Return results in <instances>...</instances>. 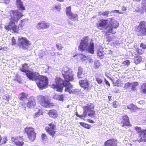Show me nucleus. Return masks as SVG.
<instances>
[{
	"instance_id": "obj_10",
	"label": "nucleus",
	"mask_w": 146,
	"mask_h": 146,
	"mask_svg": "<svg viewBox=\"0 0 146 146\" xmlns=\"http://www.w3.org/2000/svg\"><path fill=\"white\" fill-rule=\"evenodd\" d=\"M29 44V41L25 37H21L18 38V44L21 48L26 49Z\"/></svg>"
},
{
	"instance_id": "obj_5",
	"label": "nucleus",
	"mask_w": 146,
	"mask_h": 146,
	"mask_svg": "<svg viewBox=\"0 0 146 146\" xmlns=\"http://www.w3.org/2000/svg\"><path fill=\"white\" fill-rule=\"evenodd\" d=\"M69 82L64 80L60 78H56L55 79V84L51 85V87L55 89L56 91L61 92L64 87H65Z\"/></svg>"
},
{
	"instance_id": "obj_30",
	"label": "nucleus",
	"mask_w": 146,
	"mask_h": 146,
	"mask_svg": "<svg viewBox=\"0 0 146 146\" xmlns=\"http://www.w3.org/2000/svg\"><path fill=\"white\" fill-rule=\"evenodd\" d=\"M100 66V62L98 60H95L94 61V67L95 68H98Z\"/></svg>"
},
{
	"instance_id": "obj_55",
	"label": "nucleus",
	"mask_w": 146,
	"mask_h": 146,
	"mask_svg": "<svg viewBox=\"0 0 146 146\" xmlns=\"http://www.w3.org/2000/svg\"><path fill=\"white\" fill-rule=\"evenodd\" d=\"M88 122L91 123H94V121L92 120L89 119L88 120Z\"/></svg>"
},
{
	"instance_id": "obj_28",
	"label": "nucleus",
	"mask_w": 146,
	"mask_h": 146,
	"mask_svg": "<svg viewBox=\"0 0 146 146\" xmlns=\"http://www.w3.org/2000/svg\"><path fill=\"white\" fill-rule=\"evenodd\" d=\"M141 61V58L140 56L136 57L134 60V62L136 64H137L140 63Z\"/></svg>"
},
{
	"instance_id": "obj_6",
	"label": "nucleus",
	"mask_w": 146,
	"mask_h": 146,
	"mask_svg": "<svg viewBox=\"0 0 146 146\" xmlns=\"http://www.w3.org/2000/svg\"><path fill=\"white\" fill-rule=\"evenodd\" d=\"M134 30L138 36H146V22L141 21L134 28Z\"/></svg>"
},
{
	"instance_id": "obj_20",
	"label": "nucleus",
	"mask_w": 146,
	"mask_h": 146,
	"mask_svg": "<svg viewBox=\"0 0 146 146\" xmlns=\"http://www.w3.org/2000/svg\"><path fill=\"white\" fill-rule=\"evenodd\" d=\"M48 24L43 22H40L38 23L36 25V27L38 29L48 28L49 27Z\"/></svg>"
},
{
	"instance_id": "obj_27",
	"label": "nucleus",
	"mask_w": 146,
	"mask_h": 146,
	"mask_svg": "<svg viewBox=\"0 0 146 146\" xmlns=\"http://www.w3.org/2000/svg\"><path fill=\"white\" fill-rule=\"evenodd\" d=\"M141 89L142 93L146 94V83H144L142 85Z\"/></svg>"
},
{
	"instance_id": "obj_24",
	"label": "nucleus",
	"mask_w": 146,
	"mask_h": 146,
	"mask_svg": "<svg viewBox=\"0 0 146 146\" xmlns=\"http://www.w3.org/2000/svg\"><path fill=\"white\" fill-rule=\"evenodd\" d=\"M64 96L63 94L61 95H55L54 96L53 98L54 99L58 100L61 101H63L64 100Z\"/></svg>"
},
{
	"instance_id": "obj_34",
	"label": "nucleus",
	"mask_w": 146,
	"mask_h": 146,
	"mask_svg": "<svg viewBox=\"0 0 146 146\" xmlns=\"http://www.w3.org/2000/svg\"><path fill=\"white\" fill-rule=\"evenodd\" d=\"M110 12L109 11H107L103 12H100V14L103 16H108V15Z\"/></svg>"
},
{
	"instance_id": "obj_4",
	"label": "nucleus",
	"mask_w": 146,
	"mask_h": 146,
	"mask_svg": "<svg viewBox=\"0 0 146 146\" xmlns=\"http://www.w3.org/2000/svg\"><path fill=\"white\" fill-rule=\"evenodd\" d=\"M83 112L82 115H79L77 112L76 113V115L81 119H84L83 117H86L87 115L92 118L95 117L96 112L94 111V105L92 104L89 103L83 106Z\"/></svg>"
},
{
	"instance_id": "obj_32",
	"label": "nucleus",
	"mask_w": 146,
	"mask_h": 146,
	"mask_svg": "<svg viewBox=\"0 0 146 146\" xmlns=\"http://www.w3.org/2000/svg\"><path fill=\"white\" fill-rule=\"evenodd\" d=\"M113 84L114 86H120V80H117L115 82L113 81H112Z\"/></svg>"
},
{
	"instance_id": "obj_26",
	"label": "nucleus",
	"mask_w": 146,
	"mask_h": 146,
	"mask_svg": "<svg viewBox=\"0 0 146 146\" xmlns=\"http://www.w3.org/2000/svg\"><path fill=\"white\" fill-rule=\"evenodd\" d=\"M19 99L22 101H24V100L27 99V95L25 93H21L19 96Z\"/></svg>"
},
{
	"instance_id": "obj_60",
	"label": "nucleus",
	"mask_w": 146,
	"mask_h": 146,
	"mask_svg": "<svg viewBox=\"0 0 146 146\" xmlns=\"http://www.w3.org/2000/svg\"><path fill=\"white\" fill-rule=\"evenodd\" d=\"M55 9H59V7L57 6V5H55Z\"/></svg>"
},
{
	"instance_id": "obj_19",
	"label": "nucleus",
	"mask_w": 146,
	"mask_h": 146,
	"mask_svg": "<svg viewBox=\"0 0 146 146\" xmlns=\"http://www.w3.org/2000/svg\"><path fill=\"white\" fill-rule=\"evenodd\" d=\"M77 74V77L79 78H82L85 77V72L83 71V69L80 66H79L78 68Z\"/></svg>"
},
{
	"instance_id": "obj_38",
	"label": "nucleus",
	"mask_w": 146,
	"mask_h": 146,
	"mask_svg": "<svg viewBox=\"0 0 146 146\" xmlns=\"http://www.w3.org/2000/svg\"><path fill=\"white\" fill-rule=\"evenodd\" d=\"M137 53L139 54H143V52H144V50L143 49L138 48L137 49Z\"/></svg>"
},
{
	"instance_id": "obj_64",
	"label": "nucleus",
	"mask_w": 146,
	"mask_h": 146,
	"mask_svg": "<svg viewBox=\"0 0 146 146\" xmlns=\"http://www.w3.org/2000/svg\"><path fill=\"white\" fill-rule=\"evenodd\" d=\"M69 105H68L67 106V107L68 108H69Z\"/></svg>"
},
{
	"instance_id": "obj_9",
	"label": "nucleus",
	"mask_w": 146,
	"mask_h": 146,
	"mask_svg": "<svg viewBox=\"0 0 146 146\" xmlns=\"http://www.w3.org/2000/svg\"><path fill=\"white\" fill-rule=\"evenodd\" d=\"M25 131L27 134L28 137L29 139L31 141H34L36 137V133L35 132L34 129L32 127H27L25 129Z\"/></svg>"
},
{
	"instance_id": "obj_17",
	"label": "nucleus",
	"mask_w": 146,
	"mask_h": 146,
	"mask_svg": "<svg viewBox=\"0 0 146 146\" xmlns=\"http://www.w3.org/2000/svg\"><path fill=\"white\" fill-rule=\"evenodd\" d=\"M79 84L80 86L84 89H88L89 86V81L86 79L80 80Z\"/></svg>"
},
{
	"instance_id": "obj_52",
	"label": "nucleus",
	"mask_w": 146,
	"mask_h": 146,
	"mask_svg": "<svg viewBox=\"0 0 146 146\" xmlns=\"http://www.w3.org/2000/svg\"><path fill=\"white\" fill-rule=\"evenodd\" d=\"M83 54V53H82V54H81V55L82 56V57L83 58H87V57H88V56L84 54Z\"/></svg>"
},
{
	"instance_id": "obj_61",
	"label": "nucleus",
	"mask_w": 146,
	"mask_h": 146,
	"mask_svg": "<svg viewBox=\"0 0 146 146\" xmlns=\"http://www.w3.org/2000/svg\"><path fill=\"white\" fill-rule=\"evenodd\" d=\"M111 96H108V98L109 100L110 101L111 100Z\"/></svg>"
},
{
	"instance_id": "obj_13",
	"label": "nucleus",
	"mask_w": 146,
	"mask_h": 146,
	"mask_svg": "<svg viewBox=\"0 0 146 146\" xmlns=\"http://www.w3.org/2000/svg\"><path fill=\"white\" fill-rule=\"evenodd\" d=\"M138 134V141L139 142H146V129L139 131Z\"/></svg>"
},
{
	"instance_id": "obj_54",
	"label": "nucleus",
	"mask_w": 146,
	"mask_h": 146,
	"mask_svg": "<svg viewBox=\"0 0 146 146\" xmlns=\"http://www.w3.org/2000/svg\"><path fill=\"white\" fill-rule=\"evenodd\" d=\"M88 60L91 63H92L93 62V60L90 58H88Z\"/></svg>"
},
{
	"instance_id": "obj_29",
	"label": "nucleus",
	"mask_w": 146,
	"mask_h": 146,
	"mask_svg": "<svg viewBox=\"0 0 146 146\" xmlns=\"http://www.w3.org/2000/svg\"><path fill=\"white\" fill-rule=\"evenodd\" d=\"M80 125L88 129H89L90 128L91 126L90 125L84 122H81L80 123Z\"/></svg>"
},
{
	"instance_id": "obj_23",
	"label": "nucleus",
	"mask_w": 146,
	"mask_h": 146,
	"mask_svg": "<svg viewBox=\"0 0 146 146\" xmlns=\"http://www.w3.org/2000/svg\"><path fill=\"white\" fill-rule=\"evenodd\" d=\"M16 4L17 7L19 10L22 11L25 10V7L23 6V2L21 1V0H17Z\"/></svg>"
},
{
	"instance_id": "obj_12",
	"label": "nucleus",
	"mask_w": 146,
	"mask_h": 146,
	"mask_svg": "<svg viewBox=\"0 0 146 146\" xmlns=\"http://www.w3.org/2000/svg\"><path fill=\"white\" fill-rule=\"evenodd\" d=\"M109 25V22L107 20L101 19L97 24L98 28L101 30L105 29L107 31V28Z\"/></svg>"
},
{
	"instance_id": "obj_37",
	"label": "nucleus",
	"mask_w": 146,
	"mask_h": 146,
	"mask_svg": "<svg viewBox=\"0 0 146 146\" xmlns=\"http://www.w3.org/2000/svg\"><path fill=\"white\" fill-rule=\"evenodd\" d=\"M42 139L43 141H45L46 140L47 137L46 135L44 133H42L41 135Z\"/></svg>"
},
{
	"instance_id": "obj_59",
	"label": "nucleus",
	"mask_w": 146,
	"mask_h": 146,
	"mask_svg": "<svg viewBox=\"0 0 146 146\" xmlns=\"http://www.w3.org/2000/svg\"><path fill=\"white\" fill-rule=\"evenodd\" d=\"M56 54L58 56H60V55H62V54H60L59 52H56Z\"/></svg>"
},
{
	"instance_id": "obj_46",
	"label": "nucleus",
	"mask_w": 146,
	"mask_h": 146,
	"mask_svg": "<svg viewBox=\"0 0 146 146\" xmlns=\"http://www.w3.org/2000/svg\"><path fill=\"white\" fill-rule=\"evenodd\" d=\"M11 140L12 141L14 142V143L16 144V143L18 141L17 139L16 138L14 137H12L11 138Z\"/></svg>"
},
{
	"instance_id": "obj_16",
	"label": "nucleus",
	"mask_w": 146,
	"mask_h": 146,
	"mask_svg": "<svg viewBox=\"0 0 146 146\" xmlns=\"http://www.w3.org/2000/svg\"><path fill=\"white\" fill-rule=\"evenodd\" d=\"M50 128H46V130L48 133L51 136L53 137H55L54 135L56 133L54 130V129L55 127V125L51 123L49 124Z\"/></svg>"
},
{
	"instance_id": "obj_44",
	"label": "nucleus",
	"mask_w": 146,
	"mask_h": 146,
	"mask_svg": "<svg viewBox=\"0 0 146 146\" xmlns=\"http://www.w3.org/2000/svg\"><path fill=\"white\" fill-rule=\"evenodd\" d=\"M11 42L12 45H15L16 44V41L14 37H13L11 38Z\"/></svg>"
},
{
	"instance_id": "obj_33",
	"label": "nucleus",
	"mask_w": 146,
	"mask_h": 146,
	"mask_svg": "<svg viewBox=\"0 0 146 146\" xmlns=\"http://www.w3.org/2000/svg\"><path fill=\"white\" fill-rule=\"evenodd\" d=\"M112 106L113 108H117L119 106V104L118 102L115 101L113 102Z\"/></svg>"
},
{
	"instance_id": "obj_8",
	"label": "nucleus",
	"mask_w": 146,
	"mask_h": 146,
	"mask_svg": "<svg viewBox=\"0 0 146 146\" xmlns=\"http://www.w3.org/2000/svg\"><path fill=\"white\" fill-rule=\"evenodd\" d=\"M110 24L107 28V32L110 33L114 34L116 32L113 31V29H116L118 27L119 25V23L115 20L111 19Z\"/></svg>"
},
{
	"instance_id": "obj_22",
	"label": "nucleus",
	"mask_w": 146,
	"mask_h": 146,
	"mask_svg": "<svg viewBox=\"0 0 146 146\" xmlns=\"http://www.w3.org/2000/svg\"><path fill=\"white\" fill-rule=\"evenodd\" d=\"M48 115L52 118H56L58 116V113L57 111L54 110H51L49 111L48 113Z\"/></svg>"
},
{
	"instance_id": "obj_18",
	"label": "nucleus",
	"mask_w": 146,
	"mask_h": 146,
	"mask_svg": "<svg viewBox=\"0 0 146 146\" xmlns=\"http://www.w3.org/2000/svg\"><path fill=\"white\" fill-rule=\"evenodd\" d=\"M116 139H113L105 142L104 146H116Z\"/></svg>"
},
{
	"instance_id": "obj_21",
	"label": "nucleus",
	"mask_w": 146,
	"mask_h": 146,
	"mask_svg": "<svg viewBox=\"0 0 146 146\" xmlns=\"http://www.w3.org/2000/svg\"><path fill=\"white\" fill-rule=\"evenodd\" d=\"M65 87L66 88L64 90L65 92H68L69 93H74V90H71V89L72 87V85L70 82H68Z\"/></svg>"
},
{
	"instance_id": "obj_3",
	"label": "nucleus",
	"mask_w": 146,
	"mask_h": 146,
	"mask_svg": "<svg viewBox=\"0 0 146 146\" xmlns=\"http://www.w3.org/2000/svg\"><path fill=\"white\" fill-rule=\"evenodd\" d=\"M89 44L88 37L86 36L81 40L79 46V50L82 52L86 50L88 52L94 54V44L93 42H90Z\"/></svg>"
},
{
	"instance_id": "obj_42",
	"label": "nucleus",
	"mask_w": 146,
	"mask_h": 146,
	"mask_svg": "<svg viewBox=\"0 0 146 146\" xmlns=\"http://www.w3.org/2000/svg\"><path fill=\"white\" fill-rule=\"evenodd\" d=\"M138 83L137 82H134L132 83L133 89H134L135 87L138 85Z\"/></svg>"
},
{
	"instance_id": "obj_14",
	"label": "nucleus",
	"mask_w": 146,
	"mask_h": 146,
	"mask_svg": "<svg viewBox=\"0 0 146 146\" xmlns=\"http://www.w3.org/2000/svg\"><path fill=\"white\" fill-rule=\"evenodd\" d=\"M121 125L122 126L125 125L127 126L130 125L128 117L126 115H124L121 118Z\"/></svg>"
},
{
	"instance_id": "obj_56",
	"label": "nucleus",
	"mask_w": 146,
	"mask_h": 146,
	"mask_svg": "<svg viewBox=\"0 0 146 146\" xmlns=\"http://www.w3.org/2000/svg\"><path fill=\"white\" fill-rule=\"evenodd\" d=\"M130 86H129V88H130L133 89V87H132V83H130Z\"/></svg>"
},
{
	"instance_id": "obj_51",
	"label": "nucleus",
	"mask_w": 146,
	"mask_h": 146,
	"mask_svg": "<svg viewBox=\"0 0 146 146\" xmlns=\"http://www.w3.org/2000/svg\"><path fill=\"white\" fill-rule=\"evenodd\" d=\"M113 12H114L115 13H119V11L118 10H114L111 11L110 12V13H113Z\"/></svg>"
},
{
	"instance_id": "obj_31",
	"label": "nucleus",
	"mask_w": 146,
	"mask_h": 146,
	"mask_svg": "<svg viewBox=\"0 0 146 146\" xmlns=\"http://www.w3.org/2000/svg\"><path fill=\"white\" fill-rule=\"evenodd\" d=\"M128 109H130L131 110L132 112L134 111V109L135 108V106L132 104H130L128 105L127 106Z\"/></svg>"
},
{
	"instance_id": "obj_47",
	"label": "nucleus",
	"mask_w": 146,
	"mask_h": 146,
	"mask_svg": "<svg viewBox=\"0 0 146 146\" xmlns=\"http://www.w3.org/2000/svg\"><path fill=\"white\" fill-rule=\"evenodd\" d=\"M129 84H130L129 82H127V83H126L124 85V88L126 89H127L128 88H129V86H130Z\"/></svg>"
},
{
	"instance_id": "obj_41",
	"label": "nucleus",
	"mask_w": 146,
	"mask_h": 146,
	"mask_svg": "<svg viewBox=\"0 0 146 146\" xmlns=\"http://www.w3.org/2000/svg\"><path fill=\"white\" fill-rule=\"evenodd\" d=\"M56 46L57 49L59 50H62V49L63 47L61 46V44H56Z\"/></svg>"
},
{
	"instance_id": "obj_50",
	"label": "nucleus",
	"mask_w": 146,
	"mask_h": 146,
	"mask_svg": "<svg viewBox=\"0 0 146 146\" xmlns=\"http://www.w3.org/2000/svg\"><path fill=\"white\" fill-rule=\"evenodd\" d=\"M104 80H105V82L106 84L108 86H110V83H109V82L107 80L106 78H105Z\"/></svg>"
},
{
	"instance_id": "obj_25",
	"label": "nucleus",
	"mask_w": 146,
	"mask_h": 146,
	"mask_svg": "<svg viewBox=\"0 0 146 146\" xmlns=\"http://www.w3.org/2000/svg\"><path fill=\"white\" fill-rule=\"evenodd\" d=\"M36 105V102L34 100H29L27 104V106L29 108H32L34 106Z\"/></svg>"
},
{
	"instance_id": "obj_58",
	"label": "nucleus",
	"mask_w": 146,
	"mask_h": 146,
	"mask_svg": "<svg viewBox=\"0 0 146 146\" xmlns=\"http://www.w3.org/2000/svg\"><path fill=\"white\" fill-rule=\"evenodd\" d=\"M3 98L4 99H5V98H6V99L8 101V100H9V98H8L7 97V96H3Z\"/></svg>"
},
{
	"instance_id": "obj_57",
	"label": "nucleus",
	"mask_w": 146,
	"mask_h": 146,
	"mask_svg": "<svg viewBox=\"0 0 146 146\" xmlns=\"http://www.w3.org/2000/svg\"><path fill=\"white\" fill-rule=\"evenodd\" d=\"M122 10L123 11H126V7L123 6L122 7Z\"/></svg>"
},
{
	"instance_id": "obj_35",
	"label": "nucleus",
	"mask_w": 146,
	"mask_h": 146,
	"mask_svg": "<svg viewBox=\"0 0 146 146\" xmlns=\"http://www.w3.org/2000/svg\"><path fill=\"white\" fill-rule=\"evenodd\" d=\"M41 111L40 110H38V112L36 113L34 115V118L38 117H39L40 114H42V113H41L40 111Z\"/></svg>"
},
{
	"instance_id": "obj_53",
	"label": "nucleus",
	"mask_w": 146,
	"mask_h": 146,
	"mask_svg": "<svg viewBox=\"0 0 146 146\" xmlns=\"http://www.w3.org/2000/svg\"><path fill=\"white\" fill-rule=\"evenodd\" d=\"M4 2L6 4H8L10 0H4Z\"/></svg>"
},
{
	"instance_id": "obj_2",
	"label": "nucleus",
	"mask_w": 146,
	"mask_h": 146,
	"mask_svg": "<svg viewBox=\"0 0 146 146\" xmlns=\"http://www.w3.org/2000/svg\"><path fill=\"white\" fill-rule=\"evenodd\" d=\"M9 13L11 17L10 19V22L8 25L5 26V28L7 30H11L16 32L19 30V27L16 24L23 15L18 10H11Z\"/></svg>"
},
{
	"instance_id": "obj_48",
	"label": "nucleus",
	"mask_w": 146,
	"mask_h": 146,
	"mask_svg": "<svg viewBox=\"0 0 146 146\" xmlns=\"http://www.w3.org/2000/svg\"><path fill=\"white\" fill-rule=\"evenodd\" d=\"M143 4L145 8V11L146 12V0H143Z\"/></svg>"
},
{
	"instance_id": "obj_15",
	"label": "nucleus",
	"mask_w": 146,
	"mask_h": 146,
	"mask_svg": "<svg viewBox=\"0 0 146 146\" xmlns=\"http://www.w3.org/2000/svg\"><path fill=\"white\" fill-rule=\"evenodd\" d=\"M66 13L69 18L70 19L74 20L78 17L77 14H73L71 11V7L69 6L66 8Z\"/></svg>"
},
{
	"instance_id": "obj_45",
	"label": "nucleus",
	"mask_w": 146,
	"mask_h": 146,
	"mask_svg": "<svg viewBox=\"0 0 146 146\" xmlns=\"http://www.w3.org/2000/svg\"><path fill=\"white\" fill-rule=\"evenodd\" d=\"M135 130L136 131H137L138 133H139V131H143L144 130H141V128L140 127H135Z\"/></svg>"
},
{
	"instance_id": "obj_36",
	"label": "nucleus",
	"mask_w": 146,
	"mask_h": 146,
	"mask_svg": "<svg viewBox=\"0 0 146 146\" xmlns=\"http://www.w3.org/2000/svg\"><path fill=\"white\" fill-rule=\"evenodd\" d=\"M122 64L124 65H126L128 66L130 64V62L129 60H127L123 62Z\"/></svg>"
},
{
	"instance_id": "obj_11",
	"label": "nucleus",
	"mask_w": 146,
	"mask_h": 146,
	"mask_svg": "<svg viewBox=\"0 0 146 146\" xmlns=\"http://www.w3.org/2000/svg\"><path fill=\"white\" fill-rule=\"evenodd\" d=\"M37 100L42 106L45 108H49L51 106V104L46 100L45 97L42 95H40L37 96Z\"/></svg>"
},
{
	"instance_id": "obj_40",
	"label": "nucleus",
	"mask_w": 146,
	"mask_h": 146,
	"mask_svg": "<svg viewBox=\"0 0 146 146\" xmlns=\"http://www.w3.org/2000/svg\"><path fill=\"white\" fill-rule=\"evenodd\" d=\"M96 81L97 83L99 84H102L103 82V81L102 79H101L100 78L98 77L96 78Z\"/></svg>"
},
{
	"instance_id": "obj_43",
	"label": "nucleus",
	"mask_w": 146,
	"mask_h": 146,
	"mask_svg": "<svg viewBox=\"0 0 146 146\" xmlns=\"http://www.w3.org/2000/svg\"><path fill=\"white\" fill-rule=\"evenodd\" d=\"M140 46L144 50L145 49H146V44H144L143 43H141L140 44Z\"/></svg>"
},
{
	"instance_id": "obj_49",
	"label": "nucleus",
	"mask_w": 146,
	"mask_h": 146,
	"mask_svg": "<svg viewBox=\"0 0 146 146\" xmlns=\"http://www.w3.org/2000/svg\"><path fill=\"white\" fill-rule=\"evenodd\" d=\"M7 141V139L6 137H5L3 139L1 143L2 144H5L6 143Z\"/></svg>"
},
{
	"instance_id": "obj_1",
	"label": "nucleus",
	"mask_w": 146,
	"mask_h": 146,
	"mask_svg": "<svg viewBox=\"0 0 146 146\" xmlns=\"http://www.w3.org/2000/svg\"><path fill=\"white\" fill-rule=\"evenodd\" d=\"M20 70L21 71L25 73L27 76L30 80H37L36 83L40 90H42L48 87V80L47 78L39 75L38 72H32L28 71L27 64H23L22 67L20 69Z\"/></svg>"
},
{
	"instance_id": "obj_63",
	"label": "nucleus",
	"mask_w": 146,
	"mask_h": 146,
	"mask_svg": "<svg viewBox=\"0 0 146 146\" xmlns=\"http://www.w3.org/2000/svg\"><path fill=\"white\" fill-rule=\"evenodd\" d=\"M25 19H23V20H22L21 21L22 23H23V22H24V21H25Z\"/></svg>"
},
{
	"instance_id": "obj_7",
	"label": "nucleus",
	"mask_w": 146,
	"mask_h": 146,
	"mask_svg": "<svg viewBox=\"0 0 146 146\" xmlns=\"http://www.w3.org/2000/svg\"><path fill=\"white\" fill-rule=\"evenodd\" d=\"M72 72L71 69L66 66L62 70V74L65 81L69 82L70 81H73L74 80V74Z\"/></svg>"
},
{
	"instance_id": "obj_39",
	"label": "nucleus",
	"mask_w": 146,
	"mask_h": 146,
	"mask_svg": "<svg viewBox=\"0 0 146 146\" xmlns=\"http://www.w3.org/2000/svg\"><path fill=\"white\" fill-rule=\"evenodd\" d=\"M24 143L22 141H18L15 144L17 146H23Z\"/></svg>"
},
{
	"instance_id": "obj_62",
	"label": "nucleus",
	"mask_w": 146,
	"mask_h": 146,
	"mask_svg": "<svg viewBox=\"0 0 146 146\" xmlns=\"http://www.w3.org/2000/svg\"><path fill=\"white\" fill-rule=\"evenodd\" d=\"M101 54V52H99L98 53V55L99 56H100V54Z\"/></svg>"
}]
</instances>
